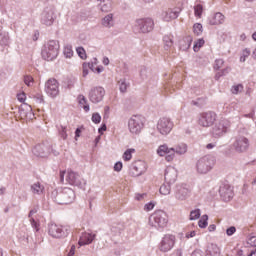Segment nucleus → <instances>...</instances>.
Segmentation results:
<instances>
[{
	"label": "nucleus",
	"instance_id": "41",
	"mask_svg": "<svg viewBox=\"0 0 256 256\" xmlns=\"http://www.w3.org/2000/svg\"><path fill=\"white\" fill-rule=\"evenodd\" d=\"M204 45H205V40H203V38L198 39L193 46L195 53H197L199 49H201V47H203Z\"/></svg>",
	"mask_w": 256,
	"mask_h": 256
},
{
	"label": "nucleus",
	"instance_id": "44",
	"mask_svg": "<svg viewBox=\"0 0 256 256\" xmlns=\"http://www.w3.org/2000/svg\"><path fill=\"white\" fill-rule=\"evenodd\" d=\"M76 53L80 57V59H84V60L87 59V53L85 52L84 47H78L76 49Z\"/></svg>",
	"mask_w": 256,
	"mask_h": 256
},
{
	"label": "nucleus",
	"instance_id": "33",
	"mask_svg": "<svg viewBox=\"0 0 256 256\" xmlns=\"http://www.w3.org/2000/svg\"><path fill=\"white\" fill-rule=\"evenodd\" d=\"M160 194L161 195H170L171 194V183L165 182L160 186Z\"/></svg>",
	"mask_w": 256,
	"mask_h": 256
},
{
	"label": "nucleus",
	"instance_id": "58",
	"mask_svg": "<svg viewBox=\"0 0 256 256\" xmlns=\"http://www.w3.org/2000/svg\"><path fill=\"white\" fill-rule=\"evenodd\" d=\"M144 197H147V194L146 193H143V194H136V199L137 201H143V198Z\"/></svg>",
	"mask_w": 256,
	"mask_h": 256
},
{
	"label": "nucleus",
	"instance_id": "59",
	"mask_svg": "<svg viewBox=\"0 0 256 256\" xmlns=\"http://www.w3.org/2000/svg\"><path fill=\"white\" fill-rule=\"evenodd\" d=\"M197 233L195 231H191V232H188L186 233V239H191L193 237H195Z\"/></svg>",
	"mask_w": 256,
	"mask_h": 256
},
{
	"label": "nucleus",
	"instance_id": "28",
	"mask_svg": "<svg viewBox=\"0 0 256 256\" xmlns=\"http://www.w3.org/2000/svg\"><path fill=\"white\" fill-rule=\"evenodd\" d=\"M102 25L103 27H106V29H111L115 25V20L113 19V14H108L102 19Z\"/></svg>",
	"mask_w": 256,
	"mask_h": 256
},
{
	"label": "nucleus",
	"instance_id": "25",
	"mask_svg": "<svg viewBox=\"0 0 256 256\" xmlns=\"http://www.w3.org/2000/svg\"><path fill=\"white\" fill-rule=\"evenodd\" d=\"M220 197L223 199V201H231V198L233 197V189H231L229 186L221 187Z\"/></svg>",
	"mask_w": 256,
	"mask_h": 256
},
{
	"label": "nucleus",
	"instance_id": "42",
	"mask_svg": "<svg viewBox=\"0 0 256 256\" xmlns=\"http://www.w3.org/2000/svg\"><path fill=\"white\" fill-rule=\"evenodd\" d=\"M251 55V50L249 48H246L242 51V55L240 56L241 63H245L247 61V57Z\"/></svg>",
	"mask_w": 256,
	"mask_h": 256
},
{
	"label": "nucleus",
	"instance_id": "26",
	"mask_svg": "<svg viewBox=\"0 0 256 256\" xmlns=\"http://www.w3.org/2000/svg\"><path fill=\"white\" fill-rule=\"evenodd\" d=\"M31 193L35 195H44L45 194V186L43 184L36 182L30 187Z\"/></svg>",
	"mask_w": 256,
	"mask_h": 256
},
{
	"label": "nucleus",
	"instance_id": "45",
	"mask_svg": "<svg viewBox=\"0 0 256 256\" xmlns=\"http://www.w3.org/2000/svg\"><path fill=\"white\" fill-rule=\"evenodd\" d=\"M64 55L67 59H71V57H73V47L72 46H66L64 48Z\"/></svg>",
	"mask_w": 256,
	"mask_h": 256
},
{
	"label": "nucleus",
	"instance_id": "51",
	"mask_svg": "<svg viewBox=\"0 0 256 256\" xmlns=\"http://www.w3.org/2000/svg\"><path fill=\"white\" fill-rule=\"evenodd\" d=\"M92 122L96 124L101 123V115L99 113H94L92 115Z\"/></svg>",
	"mask_w": 256,
	"mask_h": 256
},
{
	"label": "nucleus",
	"instance_id": "40",
	"mask_svg": "<svg viewBox=\"0 0 256 256\" xmlns=\"http://www.w3.org/2000/svg\"><path fill=\"white\" fill-rule=\"evenodd\" d=\"M199 217H201L200 209L192 210L190 212V221H197V219H199Z\"/></svg>",
	"mask_w": 256,
	"mask_h": 256
},
{
	"label": "nucleus",
	"instance_id": "13",
	"mask_svg": "<svg viewBox=\"0 0 256 256\" xmlns=\"http://www.w3.org/2000/svg\"><path fill=\"white\" fill-rule=\"evenodd\" d=\"M66 181L69 185H75V187L83 188L85 187V181L78 173L68 170L66 175Z\"/></svg>",
	"mask_w": 256,
	"mask_h": 256
},
{
	"label": "nucleus",
	"instance_id": "23",
	"mask_svg": "<svg viewBox=\"0 0 256 256\" xmlns=\"http://www.w3.org/2000/svg\"><path fill=\"white\" fill-rule=\"evenodd\" d=\"M95 237H97V235L93 233H87V232L82 233L78 244L80 245V247H83V245H91V243L95 241Z\"/></svg>",
	"mask_w": 256,
	"mask_h": 256
},
{
	"label": "nucleus",
	"instance_id": "10",
	"mask_svg": "<svg viewBox=\"0 0 256 256\" xmlns=\"http://www.w3.org/2000/svg\"><path fill=\"white\" fill-rule=\"evenodd\" d=\"M128 129L132 135H139L143 130V119L139 115H134L128 120Z\"/></svg>",
	"mask_w": 256,
	"mask_h": 256
},
{
	"label": "nucleus",
	"instance_id": "27",
	"mask_svg": "<svg viewBox=\"0 0 256 256\" xmlns=\"http://www.w3.org/2000/svg\"><path fill=\"white\" fill-rule=\"evenodd\" d=\"M225 23V16L221 12H217L210 19V25H223Z\"/></svg>",
	"mask_w": 256,
	"mask_h": 256
},
{
	"label": "nucleus",
	"instance_id": "50",
	"mask_svg": "<svg viewBox=\"0 0 256 256\" xmlns=\"http://www.w3.org/2000/svg\"><path fill=\"white\" fill-rule=\"evenodd\" d=\"M225 64V61L223 59H216L214 64V69L219 70L223 65Z\"/></svg>",
	"mask_w": 256,
	"mask_h": 256
},
{
	"label": "nucleus",
	"instance_id": "62",
	"mask_svg": "<svg viewBox=\"0 0 256 256\" xmlns=\"http://www.w3.org/2000/svg\"><path fill=\"white\" fill-rule=\"evenodd\" d=\"M191 256H203V252L201 250H196L192 253Z\"/></svg>",
	"mask_w": 256,
	"mask_h": 256
},
{
	"label": "nucleus",
	"instance_id": "22",
	"mask_svg": "<svg viewBox=\"0 0 256 256\" xmlns=\"http://www.w3.org/2000/svg\"><path fill=\"white\" fill-rule=\"evenodd\" d=\"M165 183H170L173 185L175 181H177V169L173 166H169L166 168L164 175Z\"/></svg>",
	"mask_w": 256,
	"mask_h": 256
},
{
	"label": "nucleus",
	"instance_id": "64",
	"mask_svg": "<svg viewBox=\"0 0 256 256\" xmlns=\"http://www.w3.org/2000/svg\"><path fill=\"white\" fill-rule=\"evenodd\" d=\"M103 65H109L110 61L109 58L107 56H105L102 60Z\"/></svg>",
	"mask_w": 256,
	"mask_h": 256
},
{
	"label": "nucleus",
	"instance_id": "20",
	"mask_svg": "<svg viewBox=\"0 0 256 256\" xmlns=\"http://www.w3.org/2000/svg\"><path fill=\"white\" fill-rule=\"evenodd\" d=\"M179 13H181V8H169L162 11L161 19L166 22L173 21V19H177V17H179Z\"/></svg>",
	"mask_w": 256,
	"mask_h": 256
},
{
	"label": "nucleus",
	"instance_id": "63",
	"mask_svg": "<svg viewBox=\"0 0 256 256\" xmlns=\"http://www.w3.org/2000/svg\"><path fill=\"white\" fill-rule=\"evenodd\" d=\"M231 71L230 67H226L225 69L222 70V75H227Z\"/></svg>",
	"mask_w": 256,
	"mask_h": 256
},
{
	"label": "nucleus",
	"instance_id": "14",
	"mask_svg": "<svg viewBox=\"0 0 256 256\" xmlns=\"http://www.w3.org/2000/svg\"><path fill=\"white\" fill-rule=\"evenodd\" d=\"M45 93L48 94V97L55 99L59 95V82L55 79H49L45 83Z\"/></svg>",
	"mask_w": 256,
	"mask_h": 256
},
{
	"label": "nucleus",
	"instance_id": "56",
	"mask_svg": "<svg viewBox=\"0 0 256 256\" xmlns=\"http://www.w3.org/2000/svg\"><path fill=\"white\" fill-rule=\"evenodd\" d=\"M101 11L104 13H109V11H111V3L104 4L101 8Z\"/></svg>",
	"mask_w": 256,
	"mask_h": 256
},
{
	"label": "nucleus",
	"instance_id": "6",
	"mask_svg": "<svg viewBox=\"0 0 256 256\" xmlns=\"http://www.w3.org/2000/svg\"><path fill=\"white\" fill-rule=\"evenodd\" d=\"M48 235L53 237V239H63L69 235V227L53 223L49 224Z\"/></svg>",
	"mask_w": 256,
	"mask_h": 256
},
{
	"label": "nucleus",
	"instance_id": "19",
	"mask_svg": "<svg viewBox=\"0 0 256 256\" xmlns=\"http://www.w3.org/2000/svg\"><path fill=\"white\" fill-rule=\"evenodd\" d=\"M55 21V11L51 8H47L41 15V23L47 27H51Z\"/></svg>",
	"mask_w": 256,
	"mask_h": 256
},
{
	"label": "nucleus",
	"instance_id": "2",
	"mask_svg": "<svg viewBox=\"0 0 256 256\" xmlns=\"http://www.w3.org/2000/svg\"><path fill=\"white\" fill-rule=\"evenodd\" d=\"M41 54L45 61H53V59H57V56L59 55V42L55 40L48 41L44 45Z\"/></svg>",
	"mask_w": 256,
	"mask_h": 256
},
{
	"label": "nucleus",
	"instance_id": "52",
	"mask_svg": "<svg viewBox=\"0 0 256 256\" xmlns=\"http://www.w3.org/2000/svg\"><path fill=\"white\" fill-rule=\"evenodd\" d=\"M17 99H18V101H20V103H25V100L27 99L25 92L17 94Z\"/></svg>",
	"mask_w": 256,
	"mask_h": 256
},
{
	"label": "nucleus",
	"instance_id": "36",
	"mask_svg": "<svg viewBox=\"0 0 256 256\" xmlns=\"http://www.w3.org/2000/svg\"><path fill=\"white\" fill-rule=\"evenodd\" d=\"M140 77L143 81H146V79H149L151 77V71L147 69L146 67H142L140 70Z\"/></svg>",
	"mask_w": 256,
	"mask_h": 256
},
{
	"label": "nucleus",
	"instance_id": "53",
	"mask_svg": "<svg viewBox=\"0 0 256 256\" xmlns=\"http://www.w3.org/2000/svg\"><path fill=\"white\" fill-rule=\"evenodd\" d=\"M24 83H25V85H27L28 87H31V83H33V77H31V76H25V77H24Z\"/></svg>",
	"mask_w": 256,
	"mask_h": 256
},
{
	"label": "nucleus",
	"instance_id": "7",
	"mask_svg": "<svg viewBox=\"0 0 256 256\" xmlns=\"http://www.w3.org/2000/svg\"><path fill=\"white\" fill-rule=\"evenodd\" d=\"M155 23L151 18L138 19L134 25V31L137 33H151Z\"/></svg>",
	"mask_w": 256,
	"mask_h": 256
},
{
	"label": "nucleus",
	"instance_id": "24",
	"mask_svg": "<svg viewBox=\"0 0 256 256\" xmlns=\"http://www.w3.org/2000/svg\"><path fill=\"white\" fill-rule=\"evenodd\" d=\"M156 153L158 157H165V159H167V155H171V153H173V148H169L167 144H162L158 146Z\"/></svg>",
	"mask_w": 256,
	"mask_h": 256
},
{
	"label": "nucleus",
	"instance_id": "32",
	"mask_svg": "<svg viewBox=\"0 0 256 256\" xmlns=\"http://www.w3.org/2000/svg\"><path fill=\"white\" fill-rule=\"evenodd\" d=\"M207 256H221V249L216 244H212L207 252Z\"/></svg>",
	"mask_w": 256,
	"mask_h": 256
},
{
	"label": "nucleus",
	"instance_id": "61",
	"mask_svg": "<svg viewBox=\"0 0 256 256\" xmlns=\"http://www.w3.org/2000/svg\"><path fill=\"white\" fill-rule=\"evenodd\" d=\"M75 255V245H72L70 248V251L67 256H73Z\"/></svg>",
	"mask_w": 256,
	"mask_h": 256
},
{
	"label": "nucleus",
	"instance_id": "55",
	"mask_svg": "<svg viewBox=\"0 0 256 256\" xmlns=\"http://www.w3.org/2000/svg\"><path fill=\"white\" fill-rule=\"evenodd\" d=\"M235 231H237V228L232 226L226 230V235H228V237H231V235H234Z\"/></svg>",
	"mask_w": 256,
	"mask_h": 256
},
{
	"label": "nucleus",
	"instance_id": "17",
	"mask_svg": "<svg viewBox=\"0 0 256 256\" xmlns=\"http://www.w3.org/2000/svg\"><path fill=\"white\" fill-rule=\"evenodd\" d=\"M147 171V163L143 160H137L132 164L131 175L133 177H140Z\"/></svg>",
	"mask_w": 256,
	"mask_h": 256
},
{
	"label": "nucleus",
	"instance_id": "11",
	"mask_svg": "<svg viewBox=\"0 0 256 256\" xmlns=\"http://www.w3.org/2000/svg\"><path fill=\"white\" fill-rule=\"evenodd\" d=\"M157 131L160 135H169L173 131V122L168 117H163L158 120Z\"/></svg>",
	"mask_w": 256,
	"mask_h": 256
},
{
	"label": "nucleus",
	"instance_id": "1",
	"mask_svg": "<svg viewBox=\"0 0 256 256\" xmlns=\"http://www.w3.org/2000/svg\"><path fill=\"white\" fill-rule=\"evenodd\" d=\"M51 197L58 205H69L75 201V191L66 187L60 191L54 190Z\"/></svg>",
	"mask_w": 256,
	"mask_h": 256
},
{
	"label": "nucleus",
	"instance_id": "37",
	"mask_svg": "<svg viewBox=\"0 0 256 256\" xmlns=\"http://www.w3.org/2000/svg\"><path fill=\"white\" fill-rule=\"evenodd\" d=\"M133 153H135V149H133V148L127 149L122 156L123 160L131 161V159H133Z\"/></svg>",
	"mask_w": 256,
	"mask_h": 256
},
{
	"label": "nucleus",
	"instance_id": "34",
	"mask_svg": "<svg viewBox=\"0 0 256 256\" xmlns=\"http://www.w3.org/2000/svg\"><path fill=\"white\" fill-rule=\"evenodd\" d=\"M0 45L2 47H7V45H9V33L8 32H0Z\"/></svg>",
	"mask_w": 256,
	"mask_h": 256
},
{
	"label": "nucleus",
	"instance_id": "8",
	"mask_svg": "<svg viewBox=\"0 0 256 256\" xmlns=\"http://www.w3.org/2000/svg\"><path fill=\"white\" fill-rule=\"evenodd\" d=\"M249 138L238 135L234 138L232 147L236 153H247L249 151Z\"/></svg>",
	"mask_w": 256,
	"mask_h": 256
},
{
	"label": "nucleus",
	"instance_id": "4",
	"mask_svg": "<svg viewBox=\"0 0 256 256\" xmlns=\"http://www.w3.org/2000/svg\"><path fill=\"white\" fill-rule=\"evenodd\" d=\"M215 165V158L211 155H206L200 158L196 163V171L200 175H207Z\"/></svg>",
	"mask_w": 256,
	"mask_h": 256
},
{
	"label": "nucleus",
	"instance_id": "16",
	"mask_svg": "<svg viewBox=\"0 0 256 256\" xmlns=\"http://www.w3.org/2000/svg\"><path fill=\"white\" fill-rule=\"evenodd\" d=\"M105 97V89L103 87H94L89 92V99L92 103H101Z\"/></svg>",
	"mask_w": 256,
	"mask_h": 256
},
{
	"label": "nucleus",
	"instance_id": "60",
	"mask_svg": "<svg viewBox=\"0 0 256 256\" xmlns=\"http://www.w3.org/2000/svg\"><path fill=\"white\" fill-rule=\"evenodd\" d=\"M36 102L38 103H44L43 95H37L35 96Z\"/></svg>",
	"mask_w": 256,
	"mask_h": 256
},
{
	"label": "nucleus",
	"instance_id": "31",
	"mask_svg": "<svg viewBox=\"0 0 256 256\" xmlns=\"http://www.w3.org/2000/svg\"><path fill=\"white\" fill-rule=\"evenodd\" d=\"M78 104L86 113L89 111V103L87 102V98L83 95H79L77 98Z\"/></svg>",
	"mask_w": 256,
	"mask_h": 256
},
{
	"label": "nucleus",
	"instance_id": "38",
	"mask_svg": "<svg viewBox=\"0 0 256 256\" xmlns=\"http://www.w3.org/2000/svg\"><path fill=\"white\" fill-rule=\"evenodd\" d=\"M194 15L195 17H198L199 19H201V16L203 15V5L196 4L194 6Z\"/></svg>",
	"mask_w": 256,
	"mask_h": 256
},
{
	"label": "nucleus",
	"instance_id": "54",
	"mask_svg": "<svg viewBox=\"0 0 256 256\" xmlns=\"http://www.w3.org/2000/svg\"><path fill=\"white\" fill-rule=\"evenodd\" d=\"M155 208V204L153 202H150L148 204H145L144 211H153Z\"/></svg>",
	"mask_w": 256,
	"mask_h": 256
},
{
	"label": "nucleus",
	"instance_id": "18",
	"mask_svg": "<svg viewBox=\"0 0 256 256\" xmlns=\"http://www.w3.org/2000/svg\"><path fill=\"white\" fill-rule=\"evenodd\" d=\"M172 153L166 156V161L171 163L175 159L176 155H185L187 153L188 146L185 143H179L175 147H172Z\"/></svg>",
	"mask_w": 256,
	"mask_h": 256
},
{
	"label": "nucleus",
	"instance_id": "48",
	"mask_svg": "<svg viewBox=\"0 0 256 256\" xmlns=\"http://www.w3.org/2000/svg\"><path fill=\"white\" fill-rule=\"evenodd\" d=\"M118 85L121 93H125L127 91V82H125V80H120Z\"/></svg>",
	"mask_w": 256,
	"mask_h": 256
},
{
	"label": "nucleus",
	"instance_id": "21",
	"mask_svg": "<svg viewBox=\"0 0 256 256\" xmlns=\"http://www.w3.org/2000/svg\"><path fill=\"white\" fill-rule=\"evenodd\" d=\"M32 153L36 157H47L51 153V149L45 144H37L33 148Z\"/></svg>",
	"mask_w": 256,
	"mask_h": 256
},
{
	"label": "nucleus",
	"instance_id": "30",
	"mask_svg": "<svg viewBox=\"0 0 256 256\" xmlns=\"http://www.w3.org/2000/svg\"><path fill=\"white\" fill-rule=\"evenodd\" d=\"M191 43H193V38L191 36H187L183 40L180 41V49L181 51H187L189 47H191Z\"/></svg>",
	"mask_w": 256,
	"mask_h": 256
},
{
	"label": "nucleus",
	"instance_id": "3",
	"mask_svg": "<svg viewBox=\"0 0 256 256\" xmlns=\"http://www.w3.org/2000/svg\"><path fill=\"white\" fill-rule=\"evenodd\" d=\"M149 223L156 229H163L167 227V223H169V217L165 211L158 210L150 216Z\"/></svg>",
	"mask_w": 256,
	"mask_h": 256
},
{
	"label": "nucleus",
	"instance_id": "43",
	"mask_svg": "<svg viewBox=\"0 0 256 256\" xmlns=\"http://www.w3.org/2000/svg\"><path fill=\"white\" fill-rule=\"evenodd\" d=\"M193 31L195 35H201L203 33V25L201 23L194 24Z\"/></svg>",
	"mask_w": 256,
	"mask_h": 256
},
{
	"label": "nucleus",
	"instance_id": "46",
	"mask_svg": "<svg viewBox=\"0 0 256 256\" xmlns=\"http://www.w3.org/2000/svg\"><path fill=\"white\" fill-rule=\"evenodd\" d=\"M233 95H239V93L243 92V85L238 84L232 87L231 89Z\"/></svg>",
	"mask_w": 256,
	"mask_h": 256
},
{
	"label": "nucleus",
	"instance_id": "35",
	"mask_svg": "<svg viewBox=\"0 0 256 256\" xmlns=\"http://www.w3.org/2000/svg\"><path fill=\"white\" fill-rule=\"evenodd\" d=\"M163 41L164 49L166 51H169V49L173 47V38H171L170 36H164Z\"/></svg>",
	"mask_w": 256,
	"mask_h": 256
},
{
	"label": "nucleus",
	"instance_id": "47",
	"mask_svg": "<svg viewBox=\"0 0 256 256\" xmlns=\"http://www.w3.org/2000/svg\"><path fill=\"white\" fill-rule=\"evenodd\" d=\"M89 69H93V66H91V63H84L83 64V77H86L89 75Z\"/></svg>",
	"mask_w": 256,
	"mask_h": 256
},
{
	"label": "nucleus",
	"instance_id": "5",
	"mask_svg": "<svg viewBox=\"0 0 256 256\" xmlns=\"http://www.w3.org/2000/svg\"><path fill=\"white\" fill-rule=\"evenodd\" d=\"M231 127V122L228 119L221 118L212 128V135L215 139L223 137L229 131Z\"/></svg>",
	"mask_w": 256,
	"mask_h": 256
},
{
	"label": "nucleus",
	"instance_id": "29",
	"mask_svg": "<svg viewBox=\"0 0 256 256\" xmlns=\"http://www.w3.org/2000/svg\"><path fill=\"white\" fill-rule=\"evenodd\" d=\"M39 211V207H34L33 209L30 210L28 217L30 219L31 226L33 229H36V231H39V224H37V221H35V218H33V215H35Z\"/></svg>",
	"mask_w": 256,
	"mask_h": 256
},
{
	"label": "nucleus",
	"instance_id": "9",
	"mask_svg": "<svg viewBox=\"0 0 256 256\" xmlns=\"http://www.w3.org/2000/svg\"><path fill=\"white\" fill-rule=\"evenodd\" d=\"M217 121V114L213 111L202 112L198 116V124L200 127H211Z\"/></svg>",
	"mask_w": 256,
	"mask_h": 256
},
{
	"label": "nucleus",
	"instance_id": "57",
	"mask_svg": "<svg viewBox=\"0 0 256 256\" xmlns=\"http://www.w3.org/2000/svg\"><path fill=\"white\" fill-rule=\"evenodd\" d=\"M121 169H123V163L122 162H117L115 165H114V171H121Z\"/></svg>",
	"mask_w": 256,
	"mask_h": 256
},
{
	"label": "nucleus",
	"instance_id": "15",
	"mask_svg": "<svg viewBox=\"0 0 256 256\" xmlns=\"http://www.w3.org/2000/svg\"><path fill=\"white\" fill-rule=\"evenodd\" d=\"M173 247H175V236L166 234L160 242V251L167 253V251H171Z\"/></svg>",
	"mask_w": 256,
	"mask_h": 256
},
{
	"label": "nucleus",
	"instance_id": "12",
	"mask_svg": "<svg viewBox=\"0 0 256 256\" xmlns=\"http://www.w3.org/2000/svg\"><path fill=\"white\" fill-rule=\"evenodd\" d=\"M174 197L176 201H187L191 197V190L187 187V184H178L174 191Z\"/></svg>",
	"mask_w": 256,
	"mask_h": 256
},
{
	"label": "nucleus",
	"instance_id": "39",
	"mask_svg": "<svg viewBox=\"0 0 256 256\" xmlns=\"http://www.w3.org/2000/svg\"><path fill=\"white\" fill-rule=\"evenodd\" d=\"M209 221V216H207V214L203 215L201 217V219L198 221V225L201 229H205V227H207L208 222Z\"/></svg>",
	"mask_w": 256,
	"mask_h": 256
},
{
	"label": "nucleus",
	"instance_id": "49",
	"mask_svg": "<svg viewBox=\"0 0 256 256\" xmlns=\"http://www.w3.org/2000/svg\"><path fill=\"white\" fill-rule=\"evenodd\" d=\"M59 135L62 139H67L68 135H67V127L65 126H61V129L59 130Z\"/></svg>",
	"mask_w": 256,
	"mask_h": 256
}]
</instances>
